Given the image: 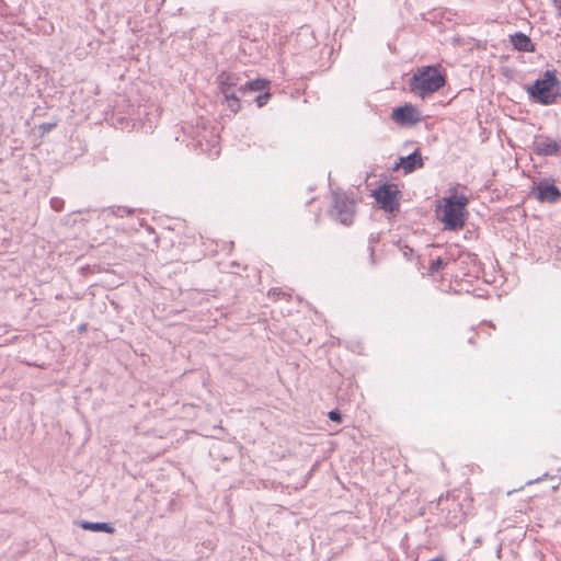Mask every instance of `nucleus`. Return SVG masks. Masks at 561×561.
I'll use <instances>...</instances> for the list:
<instances>
[{
    "instance_id": "obj_1",
    "label": "nucleus",
    "mask_w": 561,
    "mask_h": 561,
    "mask_svg": "<svg viewBox=\"0 0 561 561\" xmlns=\"http://www.w3.org/2000/svg\"><path fill=\"white\" fill-rule=\"evenodd\" d=\"M468 203L469 199L463 194H453L443 198V205L437 208L436 214L446 230L457 231L463 228L468 216Z\"/></svg>"
},
{
    "instance_id": "obj_2",
    "label": "nucleus",
    "mask_w": 561,
    "mask_h": 561,
    "mask_svg": "<svg viewBox=\"0 0 561 561\" xmlns=\"http://www.w3.org/2000/svg\"><path fill=\"white\" fill-rule=\"evenodd\" d=\"M560 81L557 78L556 70L547 69L543 75L536 79L533 84L527 87L529 99L541 105H550L557 102L561 96L559 92Z\"/></svg>"
},
{
    "instance_id": "obj_3",
    "label": "nucleus",
    "mask_w": 561,
    "mask_h": 561,
    "mask_svg": "<svg viewBox=\"0 0 561 561\" xmlns=\"http://www.w3.org/2000/svg\"><path fill=\"white\" fill-rule=\"evenodd\" d=\"M445 83V75L437 66L423 67L410 80L411 90L421 98L438 91Z\"/></svg>"
},
{
    "instance_id": "obj_4",
    "label": "nucleus",
    "mask_w": 561,
    "mask_h": 561,
    "mask_svg": "<svg viewBox=\"0 0 561 561\" xmlns=\"http://www.w3.org/2000/svg\"><path fill=\"white\" fill-rule=\"evenodd\" d=\"M373 196L386 213H394L400 207L401 192L393 183H383L373 192Z\"/></svg>"
},
{
    "instance_id": "obj_5",
    "label": "nucleus",
    "mask_w": 561,
    "mask_h": 561,
    "mask_svg": "<svg viewBox=\"0 0 561 561\" xmlns=\"http://www.w3.org/2000/svg\"><path fill=\"white\" fill-rule=\"evenodd\" d=\"M332 197L333 208L331 210V216L342 225H352L355 214L354 203L345 193L333 192Z\"/></svg>"
},
{
    "instance_id": "obj_6",
    "label": "nucleus",
    "mask_w": 561,
    "mask_h": 561,
    "mask_svg": "<svg viewBox=\"0 0 561 561\" xmlns=\"http://www.w3.org/2000/svg\"><path fill=\"white\" fill-rule=\"evenodd\" d=\"M391 118L400 126H412L421 122V113L414 105L407 103L394 107Z\"/></svg>"
},
{
    "instance_id": "obj_7",
    "label": "nucleus",
    "mask_w": 561,
    "mask_h": 561,
    "mask_svg": "<svg viewBox=\"0 0 561 561\" xmlns=\"http://www.w3.org/2000/svg\"><path fill=\"white\" fill-rule=\"evenodd\" d=\"M560 149V142L546 135H536L531 145L533 152L541 157L557 156Z\"/></svg>"
},
{
    "instance_id": "obj_8",
    "label": "nucleus",
    "mask_w": 561,
    "mask_h": 561,
    "mask_svg": "<svg viewBox=\"0 0 561 561\" xmlns=\"http://www.w3.org/2000/svg\"><path fill=\"white\" fill-rule=\"evenodd\" d=\"M536 198L542 203H556L561 198L558 186L547 180L537 183L533 190Z\"/></svg>"
},
{
    "instance_id": "obj_9",
    "label": "nucleus",
    "mask_w": 561,
    "mask_h": 561,
    "mask_svg": "<svg viewBox=\"0 0 561 561\" xmlns=\"http://www.w3.org/2000/svg\"><path fill=\"white\" fill-rule=\"evenodd\" d=\"M424 162L422 154L419 149L405 157H400L398 162L394 164L393 170L403 169L405 174L412 173L417 169L423 168Z\"/></svg>"
},
{
    "instance_id": "obj_10",
    "label": "nucleus",
    "mask_w": 561,
    "mask_h": 561,
    "mask_svg": "<svg viewBox=\"0 0 561 561\" xmlns=\"http://www.w3.org/2000/svg\"><path fill=\"white\" fill-rule=\"evenodd\" d=\"M219 91H239L240 85H243L242 78L234 72L222 71L217 77Z\"/></svg>"
},
{
    "instance_id": "obj_11",
    "label": "nucleus",
    "mask_w": 561,
    "mask_h": 561,
    "mask_svg": "<svg viewBox=\"0 0 561 561\" xmlns=\"http://www.w3.org/2000/svg\"><path fill=\"white\" fill-rule=\"evenodd\" d=\"M510 43L514 49L523 53H534L536 47L530 37L523 32H516L510 35Z\"/></svg>"
},
{
    "instance_id": "obj_12",
    "label": "nucleus",
    "mask_w": 561,
    "mask_h": 561,
    "mask_svg": "<svg viewBox=\"0 0 561 561\" xmlns=\"http://www.w3.org/2000/svg\"><path fill=\"white\" fill-rule=\"evenodd\" d=\"M268 89H270V81L267 79L257 78L254 80L245 81L243 83V85H240L239 92L242 95H245L247 93H250V92H263Z\"/></svg>"
},
{
    "instance_id": "obj_13",
    "label": "nucleus",
    "mask_w": 561,
    "mask_h": 561,
    "mask_svg": "<svg viewBox=\"0 0 561 561\" xmlns=\"http://www.w3.org/2000/svg\"><path fill=\"white\" fill-rule=\"evenodd\" d=\"M80 527L84 530H90L94 533H106L112 534L114 531V527L110 523L104 522H88L82 520L80 522Z\"/></svg>"
},
{
    "instance_id": "obj_14",
    "label": "nucleus",
    "mask_w": 561,
    "mask_h": 561,
    "mask_svg": "<svg viewBox=\"0 0 561 561\" xmlns=\"http://www.w3.org/2000/svg\"><path fill=\"white\" fill-rule=\"evenodd\" d=\"M447 510L448 515L446 516V522L450 526L456 527L459 523H461L463 517L460 504L457 501L453 500V502L450 503V507H447Z\"/></svg>"
},
{
    "instance_id": "obj_15",
    "label": "nucleus",
    "mask_w": 561,
    "mask_h": 561,
    "mask_svg": "<svg viewBox=\"0 0 561 561\" xmlns=\"http://www.w3.org/2000/svg\"><path fill=\"white\" fill-rule=\"evenodd\" d=\"M220 93L224 95L229 110L233 113H238L241 108L240 100H241V96H243V95L238 90H236V91H230V90L227 91L226 90V91H221Z\"/></svg>"
},
{
    "instance_id": "obj_16",
    "label": "nucleus",
    "mask_w": 561,
    "mask_h": 561,
    "mask_svg": "<svg viewBox=\"0 0 561 561\" xmlns=\"http://www.w3.org/2000/svg\"><path fill=\"white\" fill-rule=\"evenodd\" d=\"M446 263L442 257L433 260L430 264L428 271L431 274H436L445 267Z\"/></svg>"
},
{
    "instance_id": "obj_17",
    "label": "nucleus",
    "mask_w": 561,
    "mask_h": 561,
    "mask_svg": "<svg viewBox=\"0 0 561 561\" xmlns=\"http://www.w3.org/2000/svg\"><path fill=\"white\" fill-rule=\"evenodd\" d=\"M270 99H271V93L268 92V90H265L261 94H259L254 99V101L259 107H262L268 102Z\"/></svg>"
},
{
    "instance_id": "obj_18",
    "label": "nucleus",
    "mask_w": 561,
    "mask_h": 561,
    "mask_svg": "<svg viewBox=\"0 0 561 561\" xmlns=\"http://www.w3.org/2000/svg\"><path fill=\"white\" fill-rule=\"evenodd\" d=\"M50 207L55 211H62L65 207V201L60 197H51L49 201Z\"/></svg>"
},
{
    "instance_id": "obj_19",
    "label": "nucleus",
    "mask_w": 561,
    "mask_h": 561,
    "mask_svg": "<svg viewBox=\"0 0 561 561\" xmlns=\"http://www.w3.org/2000/svg\"><path fill=\"white\" fill-rule=\"evenodd\" d=\"M378 241H379V237L378 236L370 234L368 249H369V257H370V261H371L373 264L375 263V248H374V244L377 243Z\"/></svg>"
},
{
    "instance_id": "obj_20",
    "label": "nucleus",
    "mask_w": 561,
    "mask_h": 561,
    "mask_svg": "<svg viewBox=\"0 0 561 561\" xmlns=\"http://www.w3.org/2000/svg\"><path fill=\"white\" fill-rule=\"evenodd\" d=\"M329 419L334 423H341L343 415L339 409H333L328 413Z\"/></svg>"
},
{
    "instance_id": "obj_21",
    "label": "nucleus",
    "mask_w": 561,
    "mask_h": 561,
    "mask_svg": "<svg viewBox=\"0 0 561 561\" xmlns=\"http://www.w3.org/2000/svg\"><path fill=\"white\" fill-rule=\"evenodd\" d=\"M113 214L118 217H124V216L131 214V209L124 207V206H118L116 208V210L113 211Z\"/></svg>"
},
{
    "instance_id": "obj_22",
    "label": "nucleus",
    "mask_w": 561,
    "mask_h": 561,
    "mask_svg": "<svg viewBox=\"0 0 561 561\" xmlns=\"http://www.w3.org/2000/svg\"><path fill=\"white\" fill-rule=\"evenodd\" d=\"M57 126L56 123H43L39 128L43 133H49Z\"/></svg>"
},
{
    "instance_id": "obj_23",
    "label": "nucleus",
    "mask_w": 561,
    "mask_h": 561,
    "mask_svg": "<svg viewBox=\"0 0 561 561\" xmlns=\"http://www.w3.org/2000/svg\"><path fill=\"white\" fill-rule=\"evenodd\" d=\"M268 295L275 298H280V296H285V294L279 288H272L268 291Z\"/></svg>"
},
{
    "instance_id": "obj_24",
    "label": "nucleus",
    "mask_w": 561,
    "mask_h": 561,
    "mask_svg": "<svg viewBox=\"0 0 561 561\" xmlns=\"http://www.w3.org/2000/svg\"><path fill=\"white\" fill-rule=\"evenodd\" d=\"M193 138L196 140V142L201 147V149L204 150L203 139H205V136H201L199 134H197V135L193 136Z\"/></svg>"
},
{
    "instance_id": "obj_25",
    "label": "nucleus",
    "mask_w": 561,
    "mask_h": 561,
    "mask_svg": "<svg viewBox=\"0 0 561 561\" xmlns=\"http://www.w3.org/2000/svg\"><path fill=\"white\" fill-rule=\"evenodd\" d=\"M556 10H561V0H552Z\"/></svg>"
},
{
    "instance_id": "obj_26",
    "label": "nucleus",
    "mask_w": 561,
    "mask_h": 561,
    "mask_svg": "<svg viewBox=\"0 0 561 561\" xmlns=\"http://www.w3.org/2000/svg\"><path fill=\"white\" fill-rule=\"evenodd\" d=\"M412 252H413V249L407 247V251H404V255L408 256Z\"/></svg>"
},
{
    "instance_id": "obj_27",
    "label": "nucleus",
    "mask_w": 561,
    "mask_h": 561,
    "mask_svg": "<svg viewBox=\"0 0 561 561\" xmlns=\"http://www.w3.org/2000/svg\"><path fill=\"white\" fill-rule=\"evenodd\" d=\"M468 343H469V344H474V337H469V339H468Z\"/></svg>"
},
{
    "instance_id": "obj_28",
    "label": "nucleus",
    "mask_w": 561,
    "mask_h": 561,
    "mask_svg": "<svg viewBox=\"0 0 561 561\" xmlns=\"http://www.w3.org/2000/svg\"><path fill=\"white\" fill-rule=\"evenodd\" d=\"M556 11H557L558 16L561 18V10H556Z\"/></svg>"
}]
</instances>
